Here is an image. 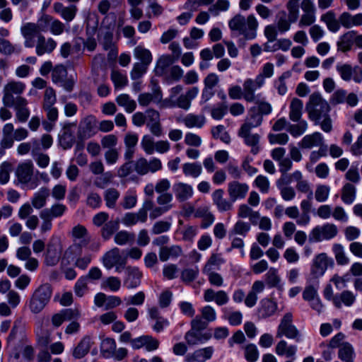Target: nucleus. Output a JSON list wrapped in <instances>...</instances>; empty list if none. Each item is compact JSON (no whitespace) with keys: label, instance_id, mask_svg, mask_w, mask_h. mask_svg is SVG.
<instances>
[{"label":"nucleus","instance_id":"79ce46f5","mask_svg":"<svg viewBox=\"0 0 362 362\" xmlns=\"http://www.w3.org/2000/svg\"><path fill=\"white\" fill-rule=\"evenodd\" d=\"M338 357L344 362H354L353 346L349 342L343 343L339 349Z\"/></svg>","mask_w":362,"mask_h":362},{"label":"nucleus","instance_id":"0eeeda50","mask_svg":"<svg viewBox=\"0 0 362 362\" xmlns=\"http://www.w3.org/2000/svg\"><path fill=\"white\" fill-rule=\"evenodd\" d=\"M33 164L31 160H26L20 163L16 171V176L23 184H28L29 188L31 189H35L39 183L37 178L31 180L33 175Z\"/></svg>","mask_w":362,"mask_h":362},{"label":"nucleus","instance_id":"8fccbe9b","mask_svg":"<svg viewBox=\"0 0 362 362\" xmlns=\"http://www.w3.org/2000/svg\"><path fill=\"white\" fill-rule=\"evenodd\" d=\"M119 192L115 188L107 189L104 194V199L107 207L114 209L116 206L117 199L119 197Z\"/></svg>","mask_w":362,"mask_h":362},{"label":"nucleus","instance_id":"e433bc0d","mask_svg":"<svg viewBox=\"0 0 362 362\" xmlns=\"http://www.w3.org/2000/svg\"><path fill=\"white\" fill-rule=\"evenodd\" d=\"M127 277L125 283L127 284V288H134L140 284V278L141 273L139 271L138 268L128 267L126 268Z\"/></svg>","mask_w":362,"mask_h":362},{"label":"nucleus","instance_id":"37998d69","mask_svg":"<svg viewBox=\"0 0 362 362\" xmlns=\"http://www.w3.org/2000/svg\"><path fill=\"white\" fill-rule=\"evenodd\" d=\"M275 351L279 356L286 355L287 357H292L296 354V346L294 345L288 346L285 340H281L277 343Z\"/></svg>","mask_w":362,"mask_h":362},{"label":"nucleus","instance_id":"ea45409f","mask_svg":"<svg viewBox=\"0 0 362 362\" xmlns=\"http://www.w3.org/2000/svg\"><path fill=\"white\" fill-rule=\"evenodd\" d=\"M116 103L118 105L124 108L127 112L131 113L136 108V103L134 100L132 99L127 94H120L116 99Z\"/></svg>","mask_w":362,"mask_h":362},{"label":"nucleus","instance_id":"dca6fc26","mask_svg":"<svg viewBox=\"0 0 362 362\" xmlns=\"http://www.w3.org/2000/svg\"><path fill=\"white\" fill-rule=\"evenodd\" d=\"M329 259L326 253L317 255L313 259L311 274L316 278L322 276L327 269Z\"/></svg>","mask_w":362,"mask_h":362},{"label":"nucleus","instance_id":"13d9d810","mask_svg":"<svg viewBox=\"0 0 362 362\" xmlns=\"http://www.w3.org/2000/svg\"><path fill=\"white\" fill-rule=\"evenodd\" d=\"M330 187L325 185H318L315 191V198L318 202H325L329 196Z\"/></svg>","mask_w":362,"mask_h":362},{"label":"nucleus","instance_id":"7ed1b4c3","mask_svg":"<svg viewBox=\"0 0 362 362\" xmlns=\"http://www.w3.org/2000/svg\"><path fill=\"white\" fill-rule=\"evenodd\" d=\"M52 294V288L49 284L46 283L38 286L32 294L28 308L33 314L41 313L49 303Z\"/></svg>","mask_w":362,"mask_h":362},{"label":"nucleus","instance_id":"3c124183","mask_svg":"<svg viewBox=\"0 0 362 362\" xmlns=\"http://www.w3.org/2000/svg\"><path fill=\"white\" fill-rule=\"evenodd\" d=\"M59 255L54 245L48 244L45 253V262L47 266H54L57 264Z\"/></svg>","mask_w":362,"mask_h":362},{"label":"nucleus","instance_id":"b1692460","mask_svg":"<svg viewBox=\"0 0 362 362\" xmlns=\"http://www.w3.org/2000/svg\"><path fill=\"white\" fill-rule=\"evenodd\" d=\"M54 10L66 22H71L75 18L77 13V7L75 5L64 6L62 3H55Z\"/></svg>","mask_w":362,"mask_h":362},{"label":"nucleus","instance_id":"69168bd1","mask_svg":"<svg viewBox=\"0 0 362 362\" xmlns=\"http://www.w3.org/2000/svg\"><path fill=\"white\" fill-rule=\"evenodd\" d=\"M134 239V234L126 230L117 232L115 235V242L116 244L122 245L127 244L129 241Z\"/></svg>","mask_w":362,"mask_h":362},{"label":"nucleus","instance_id":"680f3d73","mask_svg":"<svg viewBox=\"0 0 362 362\" xmlns=\"http://www.w3.org/2000/svg\"><path fill=\"white\" fill-rule=\"evenodd\" d=\"M230 6L228 0H217L216 2L212 4L209 8V11L214 16H216L221 11H226Z\"/></svg>","mask_w":362,"mask_h":362},{"label":"nucleus","instance_id":"f704fd0d","mask_svg":"<svg viewBox=\"0 0 362 362\" xmlns=\"http://www.w3.org/2000/svg\"><path fill=\"white\" fill-rule=\"evenodd\" d=\"M300 205L302 214L297 219L296 223L298 226H307L310 222V212L312 208V203L309 199H303Z\"/></svg>","mask_w":362,"mask_h":362},{"label":"nucleus","instance_id":"a19ab883","mask_svg":"<svg viewBox=\"0 0 362 362\" xmlns=\"http://www.w3.org/2000/svg\"><path fill=\"white\" fill-rule=\"evenodd\" d=\"M134 56L139 62L149 65L153 59L151 52L148 49L139 45L134 49Z\"/></svg>","mask_w":362,"mask_h":362},{"label":"nucleus","instance_id":"a18cd8bd","mask_svg":"<svg viewBox=\"0 0 362 362\" xmlns=\"http://www.w3.org/2000/svg\"><path fill=\"white\" fill-rule=\"evenodd\" d=\"M332 251L337 264L346 265L349 262V258L346 256L344 247L339 243H335L332 246Z\"/></svg>","mask_w":362,"mask_h":362},{"label":"nucleus","instance_id":"2eb2a0df","mask_svg":"<svg viewBox=\"0 0 362 362\" xmlns=\"http://www.w3.org/2000/svg\"><path fill=\"white\" fill-rule=\"evenodd\" d=\"M173 190L176 199L179 202H184L189 199L194 194L193 187L187 183L178 182L173 185Z\"/></svg>","mask_w":362,"mask_h":362},{"label":"nucleus","instance_id":"603ef678","mask_svg":"<svg viewBox=\"0 0 362 362\" xmlns=\"http://www.w3.org/2000/svg\"><path fill=\"white\" fill-rule=\"evenodd\" d=\"M308 129V122L305 120H299L298 124H288L287 131L293 136L298 137L304 134Z\"/></svg>","mask_w":362,"mask_h":362},{"label":"nucleus","instance_id":"58836bf2","mask_svg":"<svg viewBox=\"0 0 362 362\" xmlns=\"http://www.w3.org/2000/svg\"><path fill=\"white\" fill-rule=\"evenodd\" d=\"M71 236L74 239H83L81 245L85 246L91 242V238L88 235L86 228L82 225H77L72 228Z\"/></svg>","mask_w":362,"mask_h":362},{"label":"nucleus","instance_id":"bf43d9fd","mask_svg":"<svg viewBox=\"0 0 362 362\" xmlns=\"http://www.w3.org/2000/svg\"><path fill=\"white\" fill-rule=\"evenodd\" d=\"M67 76V70L62 64L57 65L52 69V78L54 83L63 82Z\"/></svg>","mask_w":362,"mask_h":362},{"label":"nucleus","instance_id":"09e8293b","mask_svg":"<svg viewBox=\"0 0 362 362\" xmlns=\"http://www.w3.org/2000/svg\"><path fill=\"white\" fill-rule=\"evenodd\" d=\"M66 210V206L62 204H53L50 208H47L41 211L50 217L51 218H57L63 216Z\"/></svg>","mask_w":362,"mask_h":362},{"label":"nucleus","instance_id":"4468645a","mask_svg":"<svg viewBox=\"0 0 362 362\" xmlns=\"http://www.w3.org/2000/svg\"><path fill=\"white\" fill-rule=\"evenodd\" d=\"M103 264L104 267L110 269L117 264L124 265L125 259L122 257L119 253V250L117 247H114L107 252L103 257Z\"/></svg>","mask_w":362,"mask_h":362},{"label":"nucleus","instance_id":"9b49d317","mask_svg":"<svg viewBox=\"0 0 362 362\" xmlns=\"http://www.w3.org/2000/svg\"><path fill=\"white\" fill-rule=\"evenodd\" d=\"M28 100L21 96H16V100L11 105L16 111V119L20 123L25 122L30 115Z\"/></svg>","mask_w":362,"mask_h":362},{"label":"nucleus","instance_id":"cd10ccee","mask_svg":"<svg viewBox=\"0 0 362 362\" xmlns=\"http://www.w3.org/2000/svg\"><path fill=\"white\" fill-rule=\"evenodd\" d=\"M257 88L254 86L252 78L246 79L243 84V99L247 103H254L261 94H256Z\"/></svg>","mask_w":362,"mask_h":362},{"label":"nucleus","instance_id":"338daca9","mask_svg":"<svg viewBox=\"0 0 362 362\" xmlns=\"http://www.w3.org/2000/svg\"><path fill=\"white\" fill-rule=\"evenodd\" d=\"M281 279L277 274V270L274 268H270L266 274V282L270 287H280Z\"/></svg>","mask_w":362,"mask_h":362},{"label":"nucleus","instance_id":"2f4dec72","mask_svg":"<svg viewBox=\"0 0 362 362\" xmlns=\"http://www.w3.org/2000/svg\"><path fill=\"white\" fill-rule=\"evenodd\" d=\"M49 196V189L47 187H41L31 199L32 206L36 209L43 208L47 203V199Z\"/></svg>","mask_w":362,"mask_h":362},{"label":"nucleus","instance_id":"e2e57ef3","mask_svg":"<svg viewBox=\"0 0 362 362\" xmlns=\"http://www.w3.org/2000/svg\"><path fill=\"white\" fill-rule=\"evenodd\" d=\"M173 200V194L170 193H164L159 194L156 198L157 204L170 211L173 207V204L172 202Z\"/></svg>","mask_w":362,"mask_h":362},{"label":"nucleus","instance_id":"49530a36","mask_svg":"<svg viewBox=\"0 0 362 362\" xmlns=\"http://www.w3.org/2000/svg\"><path fill=\"white\" fill-rule=\"evenodd\" d=\"M183 173L186 176L199 177L202 173V168L199 163H186L182 165Z\"/></svg>","mask_w":362,"mask_h":362},{"label":"nucleus","instance_id":"f257e3e1","mask_svg":"<svg viewBox=\"0 0 362 362\" xmlns=\"http://www.w3.org/2000/svg\"><path fill=\"white\" fill-rule=\"evenodd\" d=\"M228 26L231 31L243 35L246 40L256 38L259 23L255 15L250 14L245 18L238 13L235 15L229 21Z\"/></svg>","mask_w":362,"mask_h":362},{"label":"nucleus","instance_id":"4d7b16f0","mask_svg":"<svg viewBox=\"0 0 362 362\" xmlns=\"http://www.w3.org/2000/svg\"><path fill=\"white\" fill-rule=\"evenodd\" d=\"M250 230V225L243 221H238L230 232V236L240 235L245 237Z\"/></svg>","mask_w":362,"mask_h":362},{"label":"nucleus","instance_id":"6ab92c4d","mask_svg":"<svg viewBox=\"0 0 362 362\" xmlns=\"http://www.w3.org/2000/svg\"><path fill=\"white\" fill-rule=\"evenodd\" d=\"M21 32L25 39V46L32 47L33 38L35 35L41 34L35 23H26L21 26Z\"/></svg>","mask_w":362,"mask_h":362},{"label":"nucleus","instance_id":"5fc2aeb1","mask_svg":"<svg viewBox=\"0 0 362 362\" xmlns=\"http://www.w3.org/2000/svg\"><path fill=\"white\" fill-rule=\"evenodd\" d=\"M211 134L214 139H219L225 144H229L230 142V137L228 133L226 131L223 125H218L213 127L211 129Z\"/></svg>","mask_w":362,"mask_h":362},{"label":"nucleus","instance_id":"9d476101","mask_svg":"<svg viewBox=\"0 0 362 362\" xmlns=\"http://www.w3.org/2000/svg\"><path fill=\"white\" fill-rule=\"evenodd\" d=\"M97 120L93 115L84 117L78 126V134L82 139H88L96 134Z\"/></svg>","mask_w":362,"mask_h":362},{"label":"nucleus","instance_id":"de8ad7c7","mask_svg":"<svg viewBox=\"0 0 362 362\" xmlns=\"http://www.w3.org/2000/svg\"><path fill=\"white\" fill-rule=\"evenodd\" d=\"M119 222L118 220L110 221L105 223L101 229V235L105 240H108L118 230Z\"/></svg>","mask_w":362,"mask_h":362},{"label":"nucleus","instance_id":"864d4df0","mask_svg":"<svg viewBox=\"0 0 362 362\" xmlns=\"http://www.w3.org/2000/svg\"><path fill=\"white\" fill-rule=\"evenodd\" d=\"M211 337L209 334H199L194 332V329H191L185 334V339L189 345H195L200 342H202V338L204 340H208Z\"/></svg>","mask_w":362,"mask_h":362},{"label":"nucleus","instance_id":"774afa93","mask_svg":"<svg viewBox=\"0 0 362 362\" xmlns=\"http://www.w3.org/2000/svg\"><path fill=\"white\" fill-rule=\"evenodd\" d=\"M111 79L114 83L115 88L124 87L127 84L128 82L127 76L116 70L112 71Z\"/></svg>","mask_w":362,"mask_h":362},{"label":"nucleus","instance_id":"a878e982","mask_svg":"<svg viewBox=\"0 0 362 362\" xmlns=\"http://www.w3.org/2000/svg\"><path fill=\"white\" fill-rule=\"evenodd\" d=\"M93 340L90 336L83 337L73 351V356L76 358L84 357L90 351Z\"/></svg>","mask_w":362,"mask_h":362},{"label":"nucleus","instance_id":"393cba45","mask_svg":"<svg viewBox=\"0 0 362 362\" xmlns=\"http://www.w3.org/2000/svg\"><path fill=\"white\" fill-rule=\"evenodd\" d=\"M324 143V138L321 133L314 132L311 134L305 135L299 146L302 148H312L315 146H321Z\"/></svg>","mask_w":362,"mask_h":362},{"label":"nucleus","instance_id":"72a5a7b5","mask_svg":"<svg viewBox=\"0 0 362 362\" xmlns=\"http://www.w3.org/2000/svg\"><path fill=\"white\" fill-rule=\"evenodd\" d=\"M354 38V31H349L342 35L337 43L338 50L343 52L350 50L353 45Z\"/></svg>","mask_w":362,"mask_h":362},{"label":"nucleus","instance_id":"473e14b6","mask_svg":"<svg viewBox=\"0 0 362 362\" xmlns=\"http://www.w3.org/2000/svg\"><path fill=\"white\" fill-rule=\"evenodd\" d=\"M303 103L300 99L293 98L289 107V119L294 122H298L302 117Z\"/></svg>","mask_w":362,"mask_h":362},{"label":"nucleus","instance_id":"f03ea898","mask_svg":"<svg viewBox=\"0 0 362 362\" xmlns=\"http://www.w3.org/2000/svg\"><path fill=\"white\" fill-rule=\"evenodd\" d=\"M309 119L315 124H320L322 117L326 116L330 111L328 103L319 93H313L309 97L305 105Z\"/></svg>","mask_w":362,"mask_h":362},{"label":"nucleus","instance_id":"412c9836","mask_svg":"<svg viewBox=\"0 0 362 362\" xmlns=\"http://www.w3.org/2000/svg\"><path fill=\"white\" fill-rule=\"evenodd\" d=\"M138 141L139 136L136 134L128 132L125 134L124 137V143L125 145L124 157L125 160H130L132 159Z\"/></svg>","mask_w":362,"mask_h":362},{"label":"nucleus","instance_id":"6e6552de","mask_svg":"<svg viewBox=\"0 0 362 362\" xmlns=\"http://www.w3.org/2000/svg\"><path fill=\"white\" fill-rule=\"evenodd\" d=\"M162 163L159 158H153L148 160L144 157L138 158L134 163V170L139 175H145L149 173H154L162 169Z\"/></svg>","mask_w":362,"mask_h":362},{"label":"nucleus","instance_id":"7c9ffc66","mask_svg":"<svg viewBox=\"0 0 362 362\" xmlns=\"http://www.w3.org/2000/svg\"><path fill=\"white\" fill-rule=\"evenodd\" d=\"M76 126V123H68L64 126V132L59 137V142L64 149L69 148L74 143V136L71 128Z\"/></svg>","mask_w":362,"mask_h":362},{"label":"nucleus","instance_id":"c85d7f7f","mask_svg":"<svg viewBox=\"0 0 362 362\" xmlns=\"http://www.w3.org/2000/svg\"><path fill=\"white\" fill-rule=\"evenodd\" d=\"M276 310L277 304L276 302L269 298H264L261 300L258 314L262 318H267L272 316Z\"/></svg>","mask_w":362,"mask_h":362},{"label":"nucleus","instance_id":"c9c22d12","mask_svg":"<svg viewBox=\"0 0 362 362\" xmlns=\"http://www.w3.org/2000/svg\"><path fill=\"white\" fill-rule=\"evenodd\" d=\"M213 354L214 348L208 346L195 351L191 356H188L187 358L188 361L193 360L197 362H205L211 358Z\"/></svg>","mask_w":362,"mask_h":362},{"label":"nucleus","instance_id":"f8f14e48","mask_svg":"<svg viewBox=\"0 0 362 362\" xmlns=\"http://www.w3.org/2000/svg\"><path fill=\"white\" fill-rule=\"evenodd\" d=\"M57 42L52 37H45L42 34L37 35L35 52L38 56L52 53L57 47Z\"/></svg>","mask_w":362,"mask_h":362},{"label":"nucleus","instance_id":"1a4fd4ad","mask_svg":"<svg viewBox=\"0 0 362 362\" xmlns=\"http://www.w3.org/2000/svg\"><path fill=\"white\" fill-rule=\"evenodd\" d=\"M146 124L151 133L155 136H160L163 134V129L159 112L153 109H148L146 111Z\"/></svg>","mask_w":362,"mask_h":362},{"label":"nucleus","instance_id":"052dcab7","mask_svg":"<svg viewBox=\"0 0 362 362\" xmlns=\"http://www.w3.org/2000/svg\"><path fill=\"white\" fill-rule=\"evenodd\" d=\"M257 105L256 114L267 115L272 112V107L270 103L267 102L264 98L259 97L256 101L254 102Z\"/></svg>","mask_w":362,"mask_h":362},{"label":"nucleus","instance_id":"5701e85b","mask_svg":"<svg viewBox=\"0 0 362 362\" xmlns=\"http://www.w3.org/2000/svg\"><path fill=\"white\" fill-rule=\"evenodd\" d=\"M238 136L244 139L245 143L251 146V153L257 154L259 151L260 136L258 134H252L251 131H238Z\"/></svg>","mask_w":362,"mask_h":362},{"label":"nucleus","instance_id":"c756f323","mask_svg":"<svg viewBox=\"0 0 362 362\" xmlns=\"http://www.w3.org/2000/svg\"><path fill=\"white\" fill-rule=\"evenodd\" d=\"M182 122L187 128H202L206 123L204 115L187 114L182 119Z\"/></svg>","mask_w":362,"mask_h":362},{"label":"nucleus","instance_id":"0e129e2a","mask_svg":"<svg viewBox=\"0 0 362 362\" xmlns=\"http://www.w3.org/2000/svg\"><path fill=\"white\" fill-rule=\"evenodd\" d=\"M155 143L152 136L146 134L141 139V146L146 153L151 155L154 152Z\"/></svg>","mask_w":362,"mask_h":362},{"label":"nucleus","instance_id":"aec40b11","mask_svg":"<svg viewBox=\"0 0 362 362\" xmlns=\"http://www.w3.org/2000/svg\"><path fill=\"white\" fill-rule=\"evenodd\" d=\"M214 204L221 212L228 211L233 209V202L224 197V192L221 189L215 190L212 194Z\"/></svg>","mask_w":362,"mask_h":362},{"label":"nucleus","instance_id":"4be33fe9","mask_svg":"<svg viewBox=\"0 0 362 362\" xmlns=\"http://www.w3.org/2000/svg\"><path fill=\"white\" fill-rule=\"evenodd\" d=\"M339 22L341 25L346 29H349L355 26H361L362 25V13H359L355 15H351L349 12H343L339 16Z\"/></svg>","mask_w":362,"mask_h":362},{"label":"nucleus","instance_id":"39448f33","mask_svg":"<svg viewBox=\"0 0 362 362\" xmlns=\"http://www.w3.org/2000/svg\"><path fill=\"white\" fill-rule=\"evenodd\" d=\"M337 227L333 223H327L314 227L309 233L308 240L311 243L329 240L337 236Z\"/></svg>","mask_w":362,"mask_h":362},{"label":"nucleus","instance_id":"c03bdc74","mask_svg":"<svg viewBox=\"0 0 362 362\" xmlns=\"http://www.w3.org/2000/svg\"><path fill=\"white\" fill-rule=\"evenodd\" d=\"M356 198V187L351 183H346L341 189V200L346 204H351Z\"/></svg>","mask_w":362,"mask_h":362},{"label":"nucleus","instance_id":"ddd939ff","mask_svg":"<svg viewBox=\"0 0 362 362\" xmlns=\"http://www.w3.org/2000/svg\"><path fill=\"white\" fill-rule=\"evenodd\" d=\"M249 190L246 183L233 181L228 183V193L232 202L244 199Z\"/></svg>","mask_w":362,"mask_h":362},{"label":"nucleus","instance_id":"4c0bfd02","mask_svg":"<svg viewBox=\"0 0 362 362\" xmlns=\"http://www.w3.org/2000/svg\"><path fill=\"white\" fill-rule=\"evenodd\" d=\"M321 21L326 24L328 30L333 33L337 32L341 25L339 19L336 18V15L332 11L323 14L321 16Z\"/></svg>","mask_w":362,"mask_h":362},{"label":"nucleus","instance_id":"f3484780","mask_svg":"<svg viewBox=\"0 0 362 362\" xmlns=\"http://www.w3.org/2000/svg\"><path fill=\"white\" fill-rule=\"evenodd\" d=\"M199 89L197 87L189 88L185 94H181L175 100L173 101V105L181 109L187 110L191 107V102L198 95Z\"/></svg>","mask_w":362,"mask_h":362},{"label":"nucleus","instance_id":"20e7f679","mask_svg":"<svg viewBox=\"0 0 362 362\" xmlns=\"http://www.w3.org/2000/svg\"><path fill=\"white\" fill-rule=\"evenodd\" d=\"M276 336L277 338H281L284 336L296 341L300 340V333L297 327L293 325V315L291 313H287L283 316L278 326Z\"/></svg>","mask_w":362,"mask_h":362},{"label":"nucleus","instance_id":"a211bd4d","mask_svg":"<svg viewBox=\"0 0 362 362\" xmlns=\"http://www.w3.org/2000/svg\"><path fill=\"white\" fill-rule=\"evenodd\" d=\"M263 121L260 114H256V107L250 109L249 115L245 118L239 131H251L252 129L259 127Z\"/></svg>","mask_w":362,"mask_h":362},{"label":"nucleus","instance_id":"423d86ee","mask_svg":"<svg viewBox=\"0 0 362 362\" xmlns=\"http://www.w3.org/2000/svg\"><path fill=\"white\" fill-rule=\"evenodd\" d=\"M25 89V85L21 81H11L8 82L3 89L2 103L4 106L11 107L16 100V96H20Z\"/></svg>","mask_w":362,"mask_h":362},{"label":"nucleus","instance_id":"6e6d98bb","mask_svg":"<svg viewBox=\"0 0 362 362\" xmlns=\"http://www.w3.org/2000/svg\"><path fill=\"white\" fill-rule=\"evenodd\" d=\"M290 19L287 18V16L285 11H280L277 14V23L276 26L278 30L281 33H285L289 30L291 28Z\"/></svg>","mask_w":362,"mask_h":362},{"label":"nucleus","instance_id":"bb28decb","mask_svg":"<svg viewBox=\"0 0 362 362\" xmlns=\"http://www.w3.org/2000/svg\"><path fill=\"white\" fill-rule=\"evenodd\" d=\"M356 300V296L350 291L345 290L340 294L333 297L332 302L337 308H341L342 304L347 307L351 306Z\"/></svg>","mask_w":362,"mask_h":362}]
</instances>
